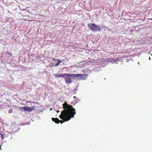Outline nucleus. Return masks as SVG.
I'll list each match as a JSON object with an SVG mask.
<instances>
[{
    "mask_svg": "<svg viewBox=\"0 0 152 152\" xmlns=\"http://www.w3.org/2000/svg\"><path fill=\"white\" fill-rule=\"evenodd\" d=\"M76 75L75 74H68L65 73L64 78L65 79L66 83V84L71 83L72 81V77L73 79H75L76 78Z\"/></svg>",
    "mask_w": 152,
    "mask_h": 152,
    "instance_id": "obj_2",
    "label": "nucleus"
},
{
    "mask_svg": "<svg viewBox=\"0 0 152 152\" xmlns=\"http://www.w3.org/2000/svg\"><path fill=\"white\" fill-rule=\"evenodd\" d=\"M35 109V107L32 106L31 107H20L19 108L20 110L23 111V110H21V109H24L25 110L24 111H28V112H30L34 110Z\"/></svg>",
    "mask_w": 152,
    "mask_h": 152,
    "instance_id": "obj_4",
    "label": "nucleus"
},
{
    "mask_svg": "<svg viewBox=\"0 0 152 152\" xmlns=\"http://www.w3.org/2000/svg\"><path fill=\"white\" fill-rule=\"evenodd\" d=\"M151 55L152 56V54H151Z\"/></svg>",
    "mask_w": 152,
    "mask_h": 152,
    "instance_id": "obj_16",
    "label": "nucleus"
},
{
    "mask_svg": "<svg viewBox=\"0 0 152 152\" xmlns=\"http://www.w3.org/2000/svg\"><path fill=\"white\" fill-rule=\"evenodd\" d=\"M84 23L83 24V26H84Z\"/></svg>",
    "mask_w": 152,
    "mask_h": 152,
    "instance_id": "obj_15",
    "label": "nucleus"
},
{
    "mask_svg": "<svg viewBox=\"0 0 152 152\" xmlns=\"http://www.w3.org/2000/svg\"><path fill=\"white\" fill-rule=\"evenodd\" d=\"M149 60H151V58H150V57H149Z\"/></svg>",
    "mask_w": 152,
    "mask_h": 152,
    "instance_id": "obj_13",
    "label": "nucleus"
},
{
    "mask_svg": "<svg viewBox=\"0 0 152 152\" xmlns=\"http://www.w3.org/2000/svg\"><path fill=\"white\" fill-rule=\"evenodd\" d=\"M52 119L53 121H54L56 123L58 124L59 123L60 120L58 118H52Z\"/></svg>",
    "mask_w": 152,
    "mask_h": 152,
    "instance_id": "obj_6",
    "label": "nucleus"
},
{
    "mask_svg": "<svg viewBox=\"0 0 152 152\" xmlns=\"http://www.w3.org/2000/svg\"><path fill=\"white\" fill-rule=\"evenodd\" d=\"M64 110L61 113L59 117L63 121L60 120L59 122L62 124L63 122L70 120L72 118H73L76 114V110L72 105H68L66 102L63 104Z\"/></svg>",
    "mask_w": 152,
    "mask_h": 152,
    "instance_id": "obj_1",
    "label": "nucleus"
},
{
    "mask_svg": "<svg viewBox=\"0 0 152 152\" xmlns=\"http://www.w3.org/2000/svg\"><path fill=\"white\" fill-rule=\"evenodd\" d=\"M55 61H58V62L56 63V64L55 65V66H57L59 65V64L61 63V60H60L59 59H58L56 60H54Z\"/></svg>",
    "mask_w": 152,
    "mask_h": 152,
    "instance_id": "obj_8",
    "label": "nucleus"
},
{
    "mask_svg": "<svg viewBox=\"0 0 152 152\" xmlns=\"http://www.w3.org/2000/svg\"><path fill=\"white\" fill-rule=\"evenodd\" d=\"M75 75H76V78L78 77L79 80H85L87 77L86 75L75 74Z\"/></svg>",
    "mask_w": 152,
    "mask_h": 152,
    "instance_id": "obj_5",
    "label": "nucleus"
},
{
    "mask_svg": "<svg viewBox=\"0 0 152 152\" xmlns=\"http://www.w3.org/2000/svg\"><path fill=\"white\" fill-rule=\"evenodd\" d=\"M1 146H0V149H1Z\"/></svg>",
    "mask_w": 152,
    "mask_h": 152,
    "instance_id": "obj_14",
    "label": "nucleus"
},
{
    "mask_svg": "<svg viewBox=\"0 0 152 152\" xmlns=\"http://www.w3.org/2000/svg\"><path fill=\"white\" fill-rule=\"evenodd\" d=\"M6 53L7 54L9 55L10 56H12V54L11 52H7Z\"/></svg>",
    "mask_w": 152,
    "mask_h": 152,
    "instance_id": "obj_9",
    "label": "nucleus"
},
{
    "mask_svg": "<svg viewBox=\"0 0 152 152\" xmlns=\"http://www.w3.org/2000/svg\"><path fill=\"white\" fill-rule=\"evenodd\" d=\"M65 73H63L61 74H55V77H63L64 78V76Z\"/></svg>",
    "mask_w": 152,
    "mask_h": 152,
    "instance_id": "obj_7",
    "label": "nucleus"
},
{
    "mask_svg": "<svg viewBox=\"0 0 152 152\" xmlns=\"http://www.w3.org/2000/svg\"><path fill=\"white\" fill-rule=\"evenodd\" d=\"M31 102L32 103H35V102Z\"/></svg>",
    "mask_w": 152,
    "mask_h": 152,
    "instance_id": "obj_12",
    "label": "nucleus"
},
{
    "mask_svg": "<svg viewBox=\"0 0 152 152\" xmlns=\"http://www.w3.org/2000/svg\"><path fill=\"white\" fill-rule=\"evenodd\" d=\"M74 98H76V96H74Z\"/></svg>",
    "mask_w": 152,
    "mask_h": 152,
    "instance_id": "obj_11",
    "label": "nucleus"
},
{
    "mask_svg": "<svg viewBox=\"0 0 152 152\" xmlns=\"http://www.w3.org/2000/svg\"><path fill=\"white\" fill-rule=\"evenodd\" d=\"M88 26L89 28L93 31L96 32L97 31H101L100 28L97 25L93 23L88 24Z\"/></svg>",
    "mask_w": 152,
    "mask_h": 152,
    "instance_id": "obj_3",
    "label": "nucleus"
},
{
    "mask_svg": "<svg viewBox=\"0 0 152 152\" xmlns=\"http://www.w3.org/2000/svg\"><path fill=\"white\" fill-rule=\"evenodd\" d=\"M12 112V109H10L8 111V113H11Z\"/></svg>",
    "mask_w": 152,
    "mask_h": 152,
    "instance_id": "obj_10",
    "label": "nucleus"
}]
</instances>
